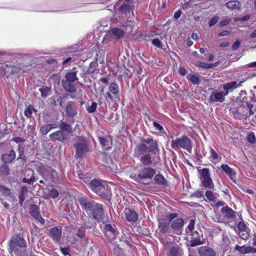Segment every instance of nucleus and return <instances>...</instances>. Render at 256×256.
<instances>
[{"label": "nucleus", "instance_id": "nucleus-1", "mask_svg": "<svg viewBox=\"0 0 256 256\" xmlns=\"http://www.w3.org/2000/svg\"><path fill=\"white\" fill-rule=\"evenodd\" d=\"M78 200L82 208L87 213L91 214L94 220L98 222L101 220L104 214V210L101 204L88 200L84 196L79 197Z\"/></svg>", "mask_w": 256, "mask_h": 256}, {"label": "nucleus", "instance_id": "nucleus-2", "mask_svg": "<svg viewBox=\"0 0 256 256\" xmlns=\"http://www.w3.org/2000/svg\"><path fill=\"white\" fill-rule=\"evenodd\" d=\"M33 166L34 169L46 180L54 182L58 181V176L57 172L45 164L40 162H34Z\"/></svg>", "mask_w": 256, "mask_h": 256}, {"label": "nucleus", "instance_id": "nucleus-3", "mask_svg": "<svg viewBox=\"0 0 256 256\" xmlns=\"http://www.w3.org/2000/svg\"><path fill=\"white\" fill-rule=\"evenodd\" d=\"M142 143L139 144L136 150L140 154H144L148 151L152 154L156 155L158 154L160 149L156 140L151 138H142Z\"/></svg>", "mask_w": 256, "mask_h": 256}, {"label": "nucleus", "instance_id": "nucleus-4", "mask_svg": "<svg viewBox=\"0 0 256 256\" xmlns=\"http://www.w3.org/2000/svg\"><path fill=\"white\" fill-rule=\"evenodd\" d=\"M171 147L174 150L182 148L190 152L192 150V140L186 135L172 140Z\"/></svg>", "mask_w": 256, "mask_h": 256}, {"label": "nucleus", "instance_id": "nucleus-5", "mask_svg": "<svg viewBox=\"0 0 256 256\" xmlns=\"http://www.w3.org/2000/svg\"><path fill=\"white\" fill-rule=\"evenodd\" d=\"M90 189L98 194L104 196L110 193V188L104 182L97 180H92L90 184Z\"/></svg>", "mask_w": 256, "mask_h": 256}, {"label": "nucleus", "instance_id": "nucleus-6", "mask_svg": "<svg viewBox=\"0 0 256 256\" xmlns=\"http://www.w3.org/2000/svg\"><path fill=\"white\" fill-rule=\"evenodd\" d=\"M74 140V146L76 149V154L78 157L81 158L88 151V142L82 136L76 137Z\"/></svg>", "mask_w": 256, "mask_h": 256}, {"label": "nucleus", "instance_id": "nucleus-7", "mask_svg": "<svg viewBox=\"0 0 256 256\" xmlns=\"http://www.w3.org/2000/svg\"><path fill=\"white\" fill-rule=\"evenodd\" d=\"M200 178L202 185L204 188H214V184L210 178V172L208 168H204L200 170Z\"/></svg>", "mask_w": 256, "mask_h": 256}, {"label": "nucleus", "instance_id": "nucleus-8", "mask_svg": "<svg viewBox=\"0 0 256 256\" xmlns=\"http://www.w3.org/2000/svg\"><path fill=\"white\" fill-rule=\"evenodd\" d=\"M26 246V243L25 240L18 235L14 236L10 239V247L11 252H14L16 254H18L17 246L25 248Z\"/></svg>", "mask_w": 256, "mask_h": 256}, {"label": "nucleus", "instance_id": "nucleus-9", "mask_svg": "<svg viewBox=\"0 0 256 256\" xmlns=\"http://www.w3.org/2000/svg\"><path fill=\"white\" fill-rule=\"evenodd\" d=\"M155 174L156 170L153 168L144 167L138 170V178L143 180H150Z\"/></svg>", "mask_w": 256, "mask_h": 256}, {"label": "nucleus", "instance_id": "nucleus-10", "mask_svg": "<svg viewBox=\"0 0 256 256\" xmlns=\"http://www.w3.org/2000/svg\"><path fill=\"white\" fill-rule=\"evenodd\" d=\"M122 218L128 222H134L137 220L138 216L135 211L130 208H125L122 214Z\"/></svg>", "mask_w": 256, "mask_h": 256}, {"label": "nucleus", "instance_id": "nucleus-11", "mask_svg": "<svg viewBox=\"0 0 256 256\" xmlns=\"http://www.w3.org/2000/svg\"><path fill=\"white\" fill-rule=\"evenodd\" d=\"M30 213L32 216L38 220L41 224H44V220L40 216L39 208L37 205L32 204L30 206Z\"/></svg>", "mask_w": 256, "mask_h": 256}, {"label": "nucleus", "instance_id": "nucleus-12", "mask_svg": "<svg viewBox=\"0 0 256 256\" xmlns=\"http://www.w3.org/2000/svg\"><path fill=\"white\" fill-rule=\"evenodd\" d=\"M138 156H140V162L144 166H148L152 164L154 157L152 156V154H150L149 152L145 153L144 154H140L136 150Z\"/></svg>", "mask_w": 256, "mask_h": 256}, {"label": "nucleus", "instance_id": "nucleus-13", "mask_svg": "<svg viewBox=\"0 0 256 256\" xmlns=\"http://www.w3.org/2000/svg\"><path fill=\"white\" fill-rule=\"evenodd\" d=\"M243 82H240L238 84L236 82H227L223 85V89L226 90V92L224 93V96H228L229 91H232L233 90L240 86Z\"/></svg>", "mask_w": 256, "mask_h": 256}, {"label": "nucleus", "instance_id": "nucleus-14", "mask_svg": "<svg viewBox=\"0 0 256 256\" xmlns=\"http://www.w3.org/2000/svg\"><path fill=\"white\" fill-rule=\"evenodd\" d=\"M100 144L104 148L105 150H108L112 146V140L110 136H106L104 137L99 136L98 138Z\"/></svg>", "mask_w": 256, "mask_h": 256}, {"label": "nucleus", "instance_id": "nucleus-15", "mask_svg": "<svg viewBox=\"0 0 256 256\" xmlns=\"http://www.w3.org/2000/svg\"><path fill=\"white\" fill-rule=\"evenodd\" d=\"M221 212L224 217L228 219L235 218L236 212L228 206H224L221 209Z\"/></svg>", "mask_w": 256, "mask_h": 256}, {"label": "nucleus", "instance_id": "nucleus-16", "mask_svg": "<svg viewBox=\"0 0 256 256\" xmlns=\"http://www.w3.org/2000/svg\"><path fill=\"white\" fill-rule=\"evenodd\" d=\"M198 253L200 256H216L215 252L206 246H201L199 248Z\"/></svg>", "mask_w": 256, "mask_h": 256}, {"label": "nucleus", "instance_id": "nucleus-17", "mask_svg": "<svg viewBox=\"0 0 256 256\" xmlns=\"http://www.w3.org/2000/svg\"><path fill=\"white\" fill-rule=\"evenodd\" d=\"M224 94L222 92H213L210 98L211 102H222L224 100Z\"/></svg>", "mask_w": 256, "mask_h": 256}, {"label": "nucleus", "instance_id": "nucleus-18", "mask_svg": "<svg viewBox=\"0 0 256 256\" xmlns=\"http://www.w3.org/2000/svg\"><path fill=\"white\" fill-rule=\"evenodd\" d=\"M49 234L54 240L58 242L62 236V229L57 227L53 228L50 230Z\"/></svg>", "mask_w": 256, "mask_h": 256}, {"label": "nucleus", "instance_id": "nucleus-19", "mask_svg": "<svg viewBox=\"0 0 256 256\" xmlns=\"http://www.w3.org/2000/svg\"><path fill=\"white\" fill-rule=\"evenodd\" d=\"M104 230L106 234L110 239L114 238L116 235L118 233L111 226V224H106L104 226Z\"/></svg>", "mask_w": 256, "mask_h": 256}, {"label": "nucleus", "instance_id": "nucleus-20", "mask_svg": "<svg viewBox=\"0 0 256 256\" xmlns=\"http://www.w3.org/2000/svg\"><path fill=\"white\" fill-rule=\"evenodd\" d=\"M59 193L58 191L54 188L52 190L46 189L44 192V197L45 198H56L58 196Z\"/></svg>", "mask_w": 256, "mask_h": 256}, {"label": "nucleus", "instance_id": "nucleus-21", "mask_svg": "<svg viewBox=\"0 0 256 256\" xmlns=\"http://www.w3.org/2000/svg\"><path fill=\"white\" fill-rule=\"evenodd\" d=\"M50 137L52 140H57L60 142H62L66 138L63 132L61 130L53 132L50 135Z\"/></svg>", "mask_w": 256, "mask_h": 256}, {"label": "nucleus", "instance_id": "nucleus-22", "mask_svg": "<svg viewBox=\"0 0 256 256\" xmlns=\"http://www.w3.org/2000/svg\"><path fill=\"white\" fill-rule=\"evenodd\" d=\"M66 114L70 116L76 114L77 112L74 107V104L72 102H68L66 106Z\"/></svg>", "mask_w": 256, "mask_h": 256}, {"label": "nucleus", "instance_id": "nucleus-23", "mask_svg": "<svg viewBox=\"0 0 256 256\" xmlns=\"http://www.w3.org/2000/svg\"><path fill=\"white\" fill-rule=\"evenodd\" d=\"M77 72V70H76V68H74L72 69V72H69L66 74L65 78H66V82H72L78 79L76 74Z\"/></svg>", "mask_w": 256, "mask_h": 256}, {"label": "nucleus", "instance_id": "nucleus-24", "mask_svg": "<svg viewBox=\"0 0 256 256\" xmlns=\"http://www.w3.org/2000/svg\"><path fill=\"white\" fill-rule=\"evenodd\" d=\"M16 158V154L14 150H11L8 154H4L2 156V159L6 163L10 162Z\"/></svg>", "mask_w": 256, "mask_h": 256}, {"label": "nucleus", "instance_id": "nucleus-25", "mask_svg": "<svg viewBox=\"0 0 256 256\" xmlns=\"http://www.w3.org/2000/svg\"><path fill=\"white\" fill-rule=\"evenodd\" d=\"M183 225V220L180 218H178L172 222V228L174 230H178L182 228Z\"/></svg>", "mask_w": 256, "mask_h": 256}, {"label": "nucleus", "instance_id": "nucleus-26", "mask_svg": "<svg viewBox=\"0 0 256 256\" xmlns=\"http://www.w3.org/2000/svg\"><path fill=\"white\" fill-rule=\"evenodd\" d=\"M108 92L114 96L119 94V87L118 84L115 82H111L108 86Z\"/></svg>", "mask_w": 256, "mask_h": 256}, {"label": "nucleus", "instance_id": "nucleus-27", "mask_svg": "<svg viewBox=\"0 0 256 256\" xmlns=\"http://www.w3.org/2000/svg\"><path fill=\"white\" fill-rule=\"evenodd\" d=\"M205 196L210 202H215L217 200L218 194L210 190L206 191Z\"/></svg>", "mask_w": 256, "mask_h": 256}, {"label": "nucleus", "instance_id": "nucleus-28", "mask_svg": "<svg viewBox=\"0 0 256 256\" xmlns=\"http://www.w3.org/2000/svg\"><path fill=\"white\" fill-rule=\"evenodd\" d=\"M62 85L64 89L67 92H76V90L75 87L72 84H70V82L62 81Z\"/></svg>", "mask_w": 256, "mask_h": 256}, {"label": "nucleus", "instance_id": "nucleus-29", "mask_svg": "<svg viewBox=\"0 0 256 256\" xmlns=\"http://www.w3.org/2000/svg\"><path fill=\"white\" fill-rule=\"evenodd\" d=\"M154 180L156 184L159 185H164L166 184V180L162 174H156Z\"/></svg>", "mask_w": 256, "mask_h": 256}, {"label": "nucleus", "instance_id": "nucleus-30", "mask_svg": "<svg viewBox=\"0 0 256 256\" xmlns=\"http://www.w3.org/2000/svg\"><path fill=\"white\" fill-rule=\"evenodd\" d=\"M235 249L241 254H248L252 252V248L245 246H239L236 245Z\"/></svg>", "mask_w": 256, "mask_h": 256}, {"label": "nucleus", "instance_id": "nucleus-31", "mask_svg": "<svg viewBox=\"0 0 256 256\" xmlns=\"http://www.w3.org/2000/svg\"><path fill=\"white\" fill-rule=\"evenodd\" d=\"M111 32L112 36L117 39L120 38L124 35V30L120 28H114L112 30Z\"/></svg>", "mask_w": 256, "mask_h": 256}, {"label": "nucleus", "instance_id": "nucleus-32", "mask_svg": "<svg viewBox=\"0 0 256 256\" xmlns=\"http://www.w3.org/2000/svg\"><path fill=\"white\" fill-rule=\"evenodd\" d=\"M27 192V188L26 186H22V187L21 194L19 196V202L21 206H22V204L26 198Z\"/></svg>", "mask_w": 256, "mask_h": 256}, {"label": "nucleus", "instance_id": "nucleus-33", "mask_svg": "<svg viewBox=\"0 0 256 256\" xmlns=\"http://www.w3.org/2000/svg\"><path fill=\"white\" fill-rule=\"evenodd\" d=\"M227 8L232 10L240 8V2L236 0L230 1L226 4Z\"/></svg>", "mask_w": 256, "mask_h": 256}, {"label": "nucleus", "instance_id": "nucleus-34", "mask_svg": "<svg viewBox=\"0 0 256 256\" xmlns=\"http://www.w3.org/2000/svg\"><path fill=\"white\" fill-rule=\"evenodd\" d=\"M170 254L172 256H182V250L178 246H172Z\"/></svg>", "mask_w": 256, "mask_h": 256}, {"label": "nucleus", "instance_id": "nucleus-35", "mask_svg": "<svg viewBox=\"0 0 256 256\" xmlns=\"http://www.w3.org/2000/svg\"><path fill=\"white\" fill-rule=\"evenodd\" d=\"M36 112V110L32 106H29L27 109L24 112V115L27 118H30L32 116V114Z\"/></svg>", "mask_w": 256, "mask_h": 256}, {"label": "nucleus", "instance_id": "nucleus-36", "mask_svg": "<svg viewBox=\"0 0 256 256\" xmlns=\"http://www.w3.org/2000/svg\"><path fill=\"white\" fill-rule=\"evenodd\" d=\"M246 139L248 142L252 144L256 143V138L253 132H250L246 137Z\"/></svg>", "mask_w": 256, "mask_h": 256}, {"label": "nucleus", "instance_id": "nucleus-37", "mask_svg": "<svg viewBox=\"0 0 256 256\" xmlns=\"http://www.w3.org/2000/svg\"><path fill=\"white\" fill-rule=\"evenodd\" d=\"M187 78L194 84H198L200 82L199 78L197 76L191 74L188 75Z\"/></svg>", "mask_w": 256, "mask_h": 256}, {"label": "nucleus", "instance_id": "nucleus-38", "mask_svg": "<svg viewBox=\"0 0 256 256\" xmlns=\"http://www.w3.org/2000/svg\"><path fill=\"white\" fill-rule=\"evenodd\" d=\"M221 168L228 175L230 176V174H232L233 172L234 171V169L230 168L228 165L227 164H222L221 166Z\"/></svg>", "mask_w": 256, "mask_h": 256}, {"label": "nucleus", "instance_id": "nucleus-39", "mask_svg": "<svg viewBox=\"0 0 256 256\" xmlns=\"http://www.w3.org/2000/svg\"><path fill=\"white\" fill-rule=\"evenodd\" d=\"M152 42L153 45L160 48H163L164 46L162 42L158 38L152 40Z\"/></svg>", "mask_w": 256, "mask_h": 256}, {"label": "nucleus", "instance_id": "nucleus-40", "mask_svg": "<svg viewBox=\"0 0 256 256\" xmlns=\"http://www.w3.org/2000/svg\"><path fill=\"white\" fill-rule=\"evenodd\" d=\"M0 192L4 196H8L11 194V192L10 189L1 185H0Z\"/></svg>", "mask_w": 256, "mask_h": 256}, {"label": "nucleus", "instance_id": "nucleus-41", "mask_svg": "<svg viewBox=\"0 0 256 256\" xmlns=\"http://www.w3.org/2000/svg\"><path fill=\"white\" fill-rule=\"evenodd\" d=\"M60 128L61 130H65L68 132H71L72 130L70 125L66 124L64 122H62V124H60Z\"/></svg>", "mask_w": 256, "mask_h": 256}, {"label": "nucleus", "instance_id": "nucleus-42", "mask_svg": "<svg viewBox=\"0 0 256 256\" xmlns=\"http://www.w3.org/2000/svg\"><path fill=\"white\" fill-rule=\"evenodd\" d=\"M39 90L41 92L42 96L45 98L48 96V92L50 90V88L48 87H42Z\"/></svg>", "mask_w": 256, "mask_h": 256}, {"label": "nucleus", "instance_id": "nucleus-43", "mask_svg": "<svg viewBox=\"0 0 256 256\" xmlns=\"http://www.w3.org/2000/svg\"><path fill=\"white\" fill-rule=\"evenodd\" d=\"M50 130V126H48V124L44 125L40 129V132L43 135L46 134Z\"/></svg>", "mask_w": 256, "mask_h": 256}, {"label": "nucleus", "instance_id": "nucleus-44", "mask_svg": "<svg viewBox=\"0 0 256 256\" xmlns=\"http://www.w3.org/2000/svg\"><path fill=\"white\" fill-rule=\"evenodd\" d=\"M96 107L97 104L95 102H92L91 105L87 108L86 110L89 112H94L96 110Z\"/></svg>", "mask_w": 256, "mask_h": 256}, {"label": "nucleus", "instance_id": "nucleus-45", "mask_svg": "<svg viewBox=\"0 0 256 256\" xmlns=\"http://www.w3.org/2000/svg\"><path fill=\"white\" fill-rule=\"evenodd\" d=\"M238 228L240 232L245 230L248 229V228L247 227L246 225L243 221H242L239 222L238 226Z\"/></svg>", "mask_w": 256, "mask_h": 256}, {"label": "nucleus", "instance_id": "nucleus-46", "mask_svg": "<svg viewBox=\"0 0 256 256\" xmlns=\"http://www.w3.org/2000/svg\"><path fill=\"white\" fill-rule=\"evenodd\" d=\"M217 65V64H206V63H203V62H200L199 66L206 68H212L214 66H215Z\"/></svg>", "mask_w": 256, "mask_h": 256}, {"label": "nucleus", "instance_id": "nucleus-47", "mask_svg": "<svg viewBox=\"0 0 256 256\" xmlns=\"http://www.w3.org/2000/svg\"><path fill=\"white\" fill-rule=\"evenodd\" d=\"M240 236L242 239L246 240L248 239L249 235L247 230H245L240 232Z\"/></svg>", "mask_w": 256, "mask_h": 256}, {"label": "nucleus", "instance_id": "nucleus-48", "mask_svg": "<svg viewBox=\"0 0 256 256\" xmlns=\"http://www.w3.org/2000/svg\"><path fill=\"white\" fill-rule=\"evenodd\" d=\"M120 12L124 14H126L128 12L130 13L128 6L126 4L122 5L120 8Z\"/></svg>", "mask_w": 256, "mask_h": 256}, {"label": "nucleus", "instance_id": "nucleus-49", "mask_svg": "<svg viewBox=\"0 0 256 256\" xmlns=\"http://www.w3.org/2000/svg\"><path fill=\"white\" fill-rule=\"evenodd\" d=\"M210 156L214 160H218V154L217 152L212 148H210Z\"/></svg>", "mask_w": 256, "mask_h": 256}, {"label": "nucleus", "instance_id": "nucleus-50", "mask_svg": "<svg viewBox=\"0 0 256 256\" xmlns=\"http://www.w3.org/2000/svg\"><path fill=\"white\" fill-rule=\"evenodd\" d=\"M159 226L164 232H166L168 229V225L164 222H160Z\"/></svg>", "mask_w": 256, "mask_h": 256}, {"label": "nucleus", "instance_id": "nucleus-51", "mask_svg": "<svg viewBox=\"0 0 256 256\" xmlns=\"http://www.w3.org/2000/svg\"><path fill=\"white\" fill-rule=\"evenodd\" d=\"M77 236L80 238H83L85 236V228L82 227L78 230Z\"/></svg>", "mask_w": 256, "mask_h": 256}, {"label": "nucleus", "instance_id": "nucleus-52", "mask_svg": "<svg viewBox=\"0 0 256 256\" xmlns=\"http://www.w3.org/2000/svg\"><path fill=\"white\" fill-rule=\"evenodd\" d=\"M202 244V242H200L199 239H194L192 241L191 246H196L198 245Z\"/></svg>", "mask_w": 256, "mask_h": 256}, {"label": "nucleus", "instance_id": "nucleus-53", "mask_svg": "<svg viewBox=\"0 0 256 256\" xmlns=\"http://www.w3.org/2000/svg\"><path fill=\"white\" fill-rule=\"evenodd\" d=\"M218 19V16H214L213 18H212L209 22L210 26H214L217 22Z\"/></svg>", "mask_w": 256, "mask_h": 256}, {"label": "nucleus", "instance_id": "nucleus-54", "mask_svg": "<svg viewBox=\"0 0 256 256\" xmlns=\"http://www.w3.org/2000/svg\"><path fill=\"white\" fill-rule=\"evenodd\" d=\"M12 140L18 144H22L25 141L24 139L20 137H15Z\"/></svg>", "mask_w": 256, "mask_h": 256}, {"label": "nucleus", "instance_id": "nucleus-55", "mask_svg": "<svg viewBox=\"0 0 256 256\" xmlns=\"http://www.w3.org/2000/svg\"><path fill=\"white\" fill-rule=\"evenodd\" d=\"M204 195V192L202 190H198L192 194V196L198 198H202Z\"/></svg>", "mask_w": 256, "mask_h": 256}, {"label": "nucleus", "instance_id": "nucleus-56", "mask_svg": "<svg viewBox=\"0 0 256 256\" xmlns=\"http://www.w3.org/2000/svg\"><path fill=\"white\" fill-rule=\"evenodd\" d=\"M236 172L234 170V172H233L232 174H230L229 176L230 178L234 183H236Z\"/></svg>", "mask_w": 256, "mask_h": 256}, {"label": "nucleus", "instance_id": "nucleus-57", "mask_svg": "<svg viewBox=\"0 0 256 256\" xmlns=\"http://www.w3.org/2000/svg\"><path fill=\"white\" fill-rule=\"evenodd\" d=\"M240 40H237L232 44V49L234 50H236L238 48V47H239V46L240 45Z\"/></svg>", "mask_w": 256, "mask_h": 256}, {"label": "nucleus", "instance_id": "nucleus-58", "mask_svg": "<svg viewBox=\"0 0 256 256\" xmlns=\"http://www.w3.org/2000/svg\"><path fill=\"white\" fill-rule=\"evenodd\" d=\"M194 222L193 220H191L189 222V224L188 226V228L192 231L194 228Z\"/></svg>", "mask_w": 256, "mask_h": 256}, {"label": "nucleus", "instance_id": "nucleus-59", "mask_svg": "<svg viewBox=\"0 0 256 256\" xmlns=\"http://www.w3.org/2000/svg\"><path fill=\"white\" fill-rule=\"evenodd\" d=\"M154 126L158 130H161L163 129L162 126L156 122H154Z\"/></svg>", "mask_w": 256, "mask_h": 256}, {"label": "nucleus", "instance_id": "nucleus-60", "mask_svg": "<svg viewBox=\"0 0 256 256\" xmlns=\"http://www.w3.org/2000/svg\"><path fill=\"white\" fill-rule=\"evenodd\" d=\"M179 72L182 76L186 74V70L184 67H180L179 69Z\"/></svg>", "mask_w": 256, "mask_h": 256}, {"label": "nucleus", "instance_id": "nucleus-61", "mask_svg": "<svg viewBox=\"0 0 256 256\" xmlns=\"http://www.w3.org/2000/svg\"><path fill=\"white\" fill-rule=\"evenodd\" d=\"M230 22V20L228 19L224 20L220 22V25L222 26H225L227 25Z\"/></svg>", "mask_w": 256, "mask_h": 256}, {"label": "nucleus", "instance_id": "nucleus-62", "mask_svg": "<svg viewBox=\"0 0 256 256\" xmlns=\"http://www.w3.org/2000/svg\"><path fill=\"white\" fill-rule=\"evenodd\" d=\"M181 14H182V12L180 10H179L177 11L176 12H175V14H174V18L175 19L178 18L180 17Z\"/></svg>", "mask_w": 256, "mask_h": 256}, {"label": "nucleus", "instance_id": "nucleus-63", "mask_svg": "<svg viewBox=\"0 0 256 256\" xmlns=\"http://www.w3.org/2000/svg\"><path fill=\"white\" fill-rule=\"evenodd\" d=\"M94 65H95L94 62H91L90 64V68H89L90 72H93L94 70H95Z\"/></svg>", "mask_w": 256, "mask_h": 256}, {"label": "nucleus", "instance_id": "nucleus-64", "mask_svg": "<svg viewBox=\"0 0 256 256\" xmlns=\"http://www.w3.org/2000/svg\"><path fill=\"white\" fill-rule=\"evenodd\" d=\"M176 215L174 214H170L168 216L167 218L169 220H172L175 218H176Z\"/></svg>", "mask_w": 256, "mask_h": 256}]
</instances>
